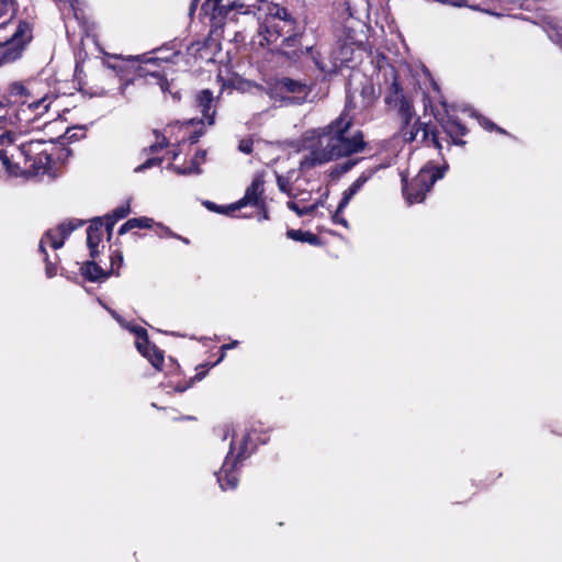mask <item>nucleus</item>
Masks as SVG:
<instances>
[{"label": "nucleus", "mask_w": 562, "mask_h": 562, "mask_svg": "<svg viewBox=\"0 0 562 562\" xmlns=\"http://www.w3.org/2000/svg\"><path fill=\"white\" fill-rule=\"evenodd\" d=\"M319 204H321L319 202H316V203L311 204V205L302 206V211L300 212V216L313 213L318 207Z\"/></svg>", "instance_id": "obj_33"}, {"label": "nucleus", "mask_w": 562, "mask_h": 562, "mask_svg": "<svg viewBox=\"0 0 562 562\" xmlns=\"http://www.w3.org/2000/svg\"><path fill=\"white\" fill-rule=\"evenodd\" d=\"M166 231H167V234H168L169 236H173V237H176V235H175L172 232H170L169 229H166ZM177 238L181 239V240H182V243H186V244H188V243H189V240H188L187 238H183V237H180V236H177Z\"/></svg>", "instance_id": "obj_44"}, {"label": "nucleus", "mask_w": 562, "mask_h": 562, "mask_svg": "<svg viewBox=\"0 0 562 562\" xmlns=\"http://www.w3.org/2000/svg\"><path fill=\"white\" fill-rule=\"evenodd\" d=\"M422 133V138L426 139L428 137V130L426 125L419 122V120H415L413 123L411 122L408 125L402 123V127L400 130V134L404 142H413L417 138L418 134Z\"/></svg>", "instance_id": "obj_14"}, {"label": "nucleus", "mask_w": 562, "mask_h": 562, "mask_svg": "<svg viewBox=\"0 0 562 562\" xmlns=\"http://www.w3.org/2000/svg\"><path fill=\"white\" fill-rule=\"evenodd\" d=\"M131 229H134L133 226H132V223H131V220H128L127 222H125L119 229V234L120 235H123L125 233H127L128 231Z\"/></svg>", "instance_id": "obj_37"}, {"label": "nucleus", "mask_w": 562, "mask_h": 562, "mask_svg": "<svg viewBox=\"0 0 562 562\" xmlns=\"http://www.w3.org/2000/svg\"><path fill=\"white\" fill-rule=\"evenodd\" d=\"M369 176L361 175L347 190L344 191L342 198L339 202V209L344 210L352 196L363 187V184L368 181Z\"/></svg>", "instance_id": "obj_16"}, {"label": "nucleus", "mask_w": 562, "mask_h": 562, "mask_svg": "<svg viewBox=\"0 0 562 562\" xmlns=\"http://www.w3.org/2000/svg\"><path fill=\"white\" fill-rule=\"evenodd\" d=\"M443 177V171L435 166L423 167L413 181L405 183L403 190L408 203L422 202L425 193L430 190L434 183Z\"/></svg>", "instance_id": "obj_4"}, {"label": "nucleus", "mask_w": 562, "mask_h": 562, "mask_svg": "<svg viewBox=\"0 0 562 562\" xmlns=\"http://www.w3.org/2000/svg\"><path fill=\"white\" fill-rule=\"evenodd\" d=\"M239 150L245 154H250L252 150V140L251 139H241L238 146Z\"/></svg>", "instance_id": "obj_32"}, {"label": "nucleus", "mask_w": 562, "mask_h": 562, "mask_svg": "<svg viewBox=\"0 0 562 562\" xmlns=\"http://www.w3.org/2000/svg\"><path fill=\"white\" fill-rule=\"evenodd\" d=\"M27 43L25 37H10L0 42V66L20 58Z\"/></svg>", "instance_id": "obj_8"}, {"label": "nucleus", "mask_w": 562, "mask_h": 562, "mask_svg": "<svg viewBox=\"0 0 562 562\" xmlns=\"http://www.w3.org/2000/svg\"><path fill=\"white\" fill-rule=\"evenodd\" d=\"M33 31L32 24L26 21H22L19 23L16 30L13 32L12 35H26L27 33H31Z\"/></svg>", "instance_id": "obj_26"}, {"label": "nucleus", "mask_w": 562, "mask_h": 562, "mask_svg": "<svg viewBox=\"0 0 562 562\" xmlns=\"http://www.w3.org/2000/svg\"><path fill=\"white\" fill-rule=\"evenodd\" d=\"M269 15L272 18H277L281 21H288L290 18V14L288 10L283 7L274 5L269 10Z\"/></svg>", "instance_id": "obj_23"}, {"label": "nucleus", "mask_w": 562, "mask_h": 562, "mask_svg": "<svg viewBox=\"0 0 562 562\" xmlns=\"http://www.w3.org/2000/svg\"><path fill=\"white\" fill-rule=\"evenodd\" d=\"M1 4L3 9L0 12V29L12 18L15 10L13 0H1Z\"/></svg>", "instance_id": "obj_22"}, {"label": "nucleus", "mask_w": 562, "mask_h": 562, "mask_svg": "<svg viewBox=\"0 0 562 562\" xmlns=\"http://www.w3.org/2000/svg\"><path fill=\"white\" fill-rule=\"evenodd\" d=\"M82 225V222L79 221H70L68 223H63L56 228L49 229L40 241V249L43 252H46L45 247L49 245L54 249H58L63 247L65 239L67 236Z\"/></svg>", "instance_id": "obj_7"}, {"label": "nucleus", "mask_w": 562, "mask_h": 562, "mask_svg": "<svg viewBox=\"0 0 562 562\" xmlns=\"http://www.w3.org/2000/svg\"><path fill=\"white\" fill-rule=\"evenodd\" d=\"M135 79L132 78L131 80H126L123 85H121L120 87V93L125 97L126 95V91H127V87L130 85V82H133Z\"/></svg>", "instance_id": "obj_39"}, {"label": "nucleus", "mask_w": 562, "mask_h": 562, "mask_svg": "<svg viewBox=\"0 0 562 562\" xmlns=\"http://www.w3.org/2000/svg\"><path fill=\"white\" fill-rule=\"evenodd\" d=\"M432 143L436 145V147L440 148V145H439L435 134H432Z\"/></svg>", "instance_id": "obj_49"}, {"label": "nucleus", "mask_w": 562, "mask_h": 562, "mask_svg": "<svg viewBox=\"0 0 562 562\" xmlns=\"http://www.w3.org/2000/svg\"><path fill=\"white\" fill-rule=\"evenodd\" d=\"M46 274L52 278L56 274V270L54 267H52L50 265H47L46 266Z\"/></svg>", "instance_id": "obj_42"}, {"label": "nucleus", "mask_w": 562, "mask_h": 562, "mask_svg": "<svg viewBox=\"0 0 562 562\" xmlns=\"http://www.w3.org/2000/svg\"><path fill=\"white\" fill-rule=\"evenodd\" d=\"M130 213V204H125V205H121L119 207H116L111 214H109L106 216V231L109 232V234L111 235L112 233V229L115 225V223L121 220V218H124L125 216H127Z\"/></svg>", "instance_id": "obj_19"}, {"label": "nucleus", "mask_w": 562, "mask_h": 562, "mask_svg": "<svg viewBox=\"0 0 562 562\" xmlns=\"http://www.w3.org/2000/svg\"><path fill=\"white\" fill-rule=\"evenodd\" d=\"M559 42L557 43L558 45H560V47H562V37H559Z\"/></svg>", "instance_id": "obj_51"}, {"label": "nucleus", "mask_w": 562, "mask_h": 562, "mask_svg": "<svg viewBox=\"0 0 562 562\" xmlns=\"http://www.w3.org/2000/svg\"><path fill=\"white\" fill-rule=\"evenodd\" d=\"M286 235L289 238H291L293 240L306 241L312 245L316 244L318 240L314 234L308 233V232L290 229V231H288Z\"/></svg>", "instance_id": "obj_21"}, {"label": "nucleus", "mask_w": 562, "mask_h": 562, "mask_svg": "<svg viewBox=\"0 0 562 562\" xmlns=\"http://www.w3.org/2000/svg\"><path fill=\"white\" fill-rule=\"evenodd\" d=\"M288 181L282 177H278V187L282 192H288Z\"/></svg>", "instance_id": "obj_38"}, {"label": "nucleus", "mask_w": 562, "mask_h": 562, "mask_svg": "<svg viewBox=\"0 0 562 562\" xmlns=\"http://www.w3.org/2000/svg\"><path fill=\"white\" fill-rule=\"evenodd\" d=\"M262 218H265V220H267V218H268V215H267V213H266V212H263V214H262Z\"/></svg>", "instance_id": "obj_52"}, {"label": "nucleus", "mask_w": 562, "mask_h": 562, "mask_svg": "<svg viewBox=\"0 0 562 562\" xmlns=\"http://www.w3.org/2000/svg\"><path fill=\"white\" fill-rule=\"evenodd\" d=\"M342 211L344 210H340L339 206L337 207L336 212L333 215V222L336 224H340L345 227H348V222L346 221V218L344 216H341Z\"/></svg>", "instance_id": "obj_31"}, {"label": "nucleus", "mask_w": 562, "mask_h": 562, "mask_svg": "<svg viewBox=\"0 0 562 562\" xmlns=\"http://www.w3.org/2000/svg\"><path fill=\"white\" fill-rule=\"evenodd\" d=\"M238 344H239V342H238L237 340H234V341H232L231 344L223 345V346L221 347V349H222V356H221V358H220V361L224 358V356H225V351H226V350L232 349V348H235L236 346H238Z\"/></svg>", "instance_id": "obj_35"}, {"label": "nucleus", "mask_w": 562, "mask_h": 562, "mask_svg": "<svg viewBox=\"0 0 562 562\" xmlns=\"http://www.w3.org/2000/svg\"><path fill=\"white\" fill-rule=\"evenodd\" d=\"M175 172L181 176L200 175L201 168L194 167L192 164L189 167L172 166Z\"/></svg>", "instance_id": "obj_24"}, {"label": "nucleus", "mask_w": 562, "mask_h": 562, "mask_svg": "<svg viewBox=\"0 0 562 562\" xmlns=\"http://www.w3.org/2000/svg\"><path fill=\"white\" fill-rule=\"evenodd\" d=\"M122 260H123V257H122V255H121V254H117V255H116V258H114V257L112 258V261H113V262H114V261H119V263H121V262H122Z\"/></svg>", "instance_id": "obj_45"}, {"label": "nucleus", "mask_w": 562, "mask_h": 562, "mask_svg": "<svg viewBox=\"0 0 562 562\" xmlns=\"http://www.w3.org/2000/svg\"><path fill=\"white\" fill-rule=\"evenodd\" d=\"M345 50H346V48L344 47V48H342V52H341V57H340V60H341L342 63H345V61H348V60H351V59H352V57H351V56L349 57V56H348V54H347V52H345Z\"/></svg>", "instance_id": "obj_43"}, {"label": "nucleus", "mask_w": 562, "mask_h": 562, "mask_svg": "<svg viewBox=\"0 0 562 562\" xmlns=\"http://www.w3.org/2000/svg\"><path fill=\"white\" fill-rule=\"evenodd\" d=\"M122 260H123V257H122V255H121V254H117V255H116V258H114V257L112 258V261H113V262H114V261H119V263H121V262H122Z\"/></svg>", "instance_id": "obj_46"}, {"label": "nucleus", "mask_w": 562, "mask_h": 562, "mask_svg": "<svg viewBox=\"0 0 562 562\" xmlns=\"http://www.w3.org/2000/svg\"><path fill=\"white\" fill-rule=\"evenodd\" d=\"M10 93L12 95H26L27 89L21 82H13L10 86Z\"/></svg>", "instance_id": "obj_27"}, {"label": "nucleus", "mask_w": 562, "mask_h": 562, "mask_svg": "<svg viewBox=\"0 0 562 562\" xmlns=\"http://www.w3.org/2000/svg\"><path fill=\"white\" fill-rule=\"evenodd\" d=\"M352 165H353V164H348V165L345 167V169H346V170L350 169V168L352 167Z\"/></svg>", "instance_id": "obj_50"}, {"label": "nucleus", "mask_w": 562, "mask_h": 562, "mask_svg": "<svg viewBox=\"0 0 562 562\" xmlns=\"http://www.w3.org/2000/svg\"><path fill=\"white\" fill-rule=\"evenodd\" d=\"M443 128L446 133L453 139V143L457 145L464 144L463 140L457 139L461 136H464L468 132L467 127L462 125L458 120L453 117H449L443 124Z\"/></svg>", "instance_id": "obj_15"}, {"label": "nucleus", "mask_w": 562, "mask_h": 562, "mask_svg": "<svg viewBox=\"0 0 562 562\" xmlns=\"http://www.w3.org/2000/svg\"><path fill=\"white\" fill-rule=\"evenodd\" d=\"M135 346L137 350L144 357H146L156 369H159L162 366L164 356L159 350L156 349L155 346H150L147 333L144 335V338L136 337Z\"/></svg>", "instance_id": "obj_12"}, {"label": "nucleus", "mask_w": 562, "mask_h": 562, "mask_svg": "<svg viewBox=\"0 0 562 562\" xmlns=\"http://www.w3.org/2000/svg\"><path fill=\"white\" fill-rule=\"evenodd\" d=\"M50 103L52 100L47 95L33 102H22L21 112L23 114V119L25 121H32L33 119L42 116L48 111Z\"/></svg>", "instance_id": "obj_11"}, {"label": "nucleus", "mask_w": 562, "mask_h": 562, "mask_svg": "<svg viewBox=\"0 0 562 562\" xmlns=\"http://www.w3.org/2000/svg\"><path fill=\"white\" fill-rule=\"evenodd\" d=\"M351 126V120L342 113L331 124L304 133L302 146L308 151L300 161L302 170L324 165L340 157L359 153L363 149L362 135L357 133L351 137L346 134Z\"/></svg>", "instance_id": "obj_2"}, {"label": "nucleus", "mask_w": 562, "mask_h": 562, "mask_svg": "<svg viewBox=\"0 0 562 562\" xmlns=\"http://www.w3.org/2000/svg\"><path fill=\"white\" fill-rule=\"evenodd\" d=\"M166 146L165 142H158L155 145L150 146L151 151H157Z\"/></svg>", "instance_id": "obj_41"}, {"label": "nucleus", "mask_w": 562, "mask_h": 562, "mask_svg": "<svg viewBox=\"0 0 562 562\" xmlns=\"http://www.w3.org/2000/svg\"><path fill=\"white\" fill-rule=\"evenodd\" d=\"M196 106L202 113L203 119L201 122H206L209 125L214 123L215 106L212 91L209 89L202 90L195 98Z\"/></svg>", "instance_id": "obj_10"}, {"label": "nucleus", "mask_w": 562, "mask_h": 562, "mask_svg": "<svg viewBox=\"0 0 562 562\" xmlns=\"http://www.w3.org/2000/svg\"><path fill=\"white\" fill-rule=\"evenodd\" d=\"M82 276L86 277L89 281L98 282L103 281L108 278V273L104 272L97 263L94 262H87L81 268Z\"/></svg>", "instance_id": "obj_18"}, {"label": "nucleus", "mask_w": 562, "mask_h": 562, "mask_svg": "<svg viewBox=\"0 0 562 562\" xmlns=\"http://www.w3.org/2000/svg\"><path fill=\"white\" fill-rule=\"evenodd\" d=\"M398 113L402 119V123L408 125L411 121H413V106L412 104L404 98H401L397 102Z\"/></svg>", "instance_id": "obj_20"}, {"label": "nucleus", "mask_w": 562, "mask_h": 562, "mask_svg": "<svg viewBox=\"0 0 562 562\" xmlns=\"http://www.w3.org/2000/svg\"><path fill=\"white\" fill-rule=\"evenodd\" d=\"M232 9V5L227 2L225 3L224 0H205V2L201 7V11H203L205 14L212 13L213 16L215 14H223L228 12Z\"/></svg>", "instance_id": "obj_17"}, {"label": "nucleus", "mask_w": 562, "mask_h": 562, "mask_svg": "<svg viewBox=\"0 0 562 562\" xmlns=\"http://www.w3.org/2000/svg\"><path fill=\"white\" fill-rule=\"evenodd\" d=\"M205 156H206V153L204 150H200L198 151L192 160H191V164L194 166V167H198L200 168V166L205 161Z\"/></svg>", "instance_id": "obj_30"}, {"label": "nucleus", "mask_w": 562, "mask_h": 562, "mask_svg": "<svg viewBox=\"0 0 562 562\" xmlns=\"http://www.w3.org/2000/svg\"><path fill=\"white\" fill-rule=\"evenodd\" d=\"M273 91L276 95H279L292 103L300 104L307 99L311 89L302 81L291 78H282L276 82Z\"/></svg>", "instance_id": "obj_5"}, {"label": "nucleus", "mask_w": 562, "mask_h": 562, "mask_svg": "<svg viewBox=\"0 0 562 562\" xmlns=\"http://www.w3.org/2000/svg\"><path fill=\"white\" fill-rule=\"evenodd\" d=\"M238 434L234 426H226L224 428L223 440L229 439V451L225 461L217 473V481L222 490L235 488L238 484V479L235 473L237 464L246 459V450L249 440L247 434H243L237 441Z\"/></svg>", "instance_id": "obj_3"}, {"label": "nucleus", "mask_w": 562, "mask_h": 562, "mask_svg": "<svg viewBox=\"0 0 562 562\" xmlns=\"http://www.w3.org/2000/svg\"><path fill=\"white\" fill-rule=\"evenodd\" d=\"M109 312L121 324V326L125 325V321L121 318V316L115 311L109 310Z\"/></svg>", "instance_id": "obj_40"}, {"label": "nucleus", "mask_w": 562, "mask_h": 562, "mask_svg": "<svg viewBox=\"0 0 562 562\" xmlns=\"http://www.w3.org/2000/svg\"><path fill=\"white\" fill-rule=\"evenodd\" d=\"M196 3H198V0H193L191 8H190V13H192L195 10Z\"/></svg>", "instance_id": "obj_48"}, {"label": "nucleus", "mask_w": 562, "mask_h": 562, "mask_svg": "<svg viewBox=\"0 0 562 562\" xmlns=\"http://www.w3.org/2000/svg\"><path fill=\"white\" fill-rule=\"evenodd\" d=\"M23 114L9 103L0 101V160L12 176H40L46 173L50 164L46 142H24L21 132L13 128Z\"/></svg>", "instance_id": "obj_1"}, {"label": "nucleus", "mask_w": 562, "mask_h": 562, "mask_svg": "<svg viewBox=\"0 0 562 562\" xmlns=\"http://www.w3.org/2000/svg\"><path fill=\"white\" fill-rule=\"evenodd\" d=\"M122 326L125 327L126 329H128L131 333H133L135 335V337L144 338V335L147 333L145 328L127 324L126 322H125V325H122Z\"/></svg>", "instance_id": "obj_28"}, {"label": "nucleus", "mask_w": 562, "mask_h": 562, "mask_svg": "<svg viewBox=\"0 0 562 562\" xmlns=\"http://www.w3.org/2000/svg\"><path fill=\"white\" fill-rule=\"evenodd\" d=\"M110 58H113L115 63L106 61L108 67L117 70V71H133L138 78L147 76L149 72L139 65L138 59L132 56L123 59L119 55H110Z\"/></svg>", "instance_id": "obj_9"}, {"label": "nucleus", "mask_w": 562, "mask_h": 562, "mask_svg": "<svg viewBox=\"0 0 562 562\" xmlns=\"http://www.w3.org/2000/svg\"><path fill=\"white\" fill-rule=\"evenodd\" d=\"M263 193V180L260 177H256L250 186L246 189L245 195L243 199L228 205L216 206L215 204L207 202L206 206L210 210L216 211L218 213H226L228 211H236L247 205H259L261 202V195Z\"/></svg>", "instance_id": "obj_6"}, {"label": "nucleus", "mask_w": 562, "mask_h": 562, "mask_svg": "<svg viewBox=\"0 0 562 562\" xmlns=\"http://www.w3.org/2000/svg\"><path fill=\"white\" fill-rule=\"evenodd\" d=\"M480 123H481V125H482L484 128H486V130H490V131H491V130H493V128H496L498 132L503 133V130H502V128L496 127L492 122H490V121H488V120H486V119H482V120L480 121Z\"/></svg>", "instance_id": "obj_34"}, {"label": "nucleus", "mask_w": 562, "mask_h": 562, "mask_svg": "<svg viewBox=\"0 0 562 562\" xmlns=\"http://www.w3.org/2000/svg\"><path fill=\"white\" fill-rule=\"evenodd\" d=\"M133 228H149L154 221L149 217L131 218Z\"/></svg>", "instance_id": "obj_25"}, {"label": "nucleus", "mask_w": 562, "mask_h": 562, "mask_svg": "<svg viewBox=\"0 0 562 562\" xmlns=\"http://www.w3.org/2000/svg\"><path fill=\"white\" fill-rule=\"evenodd\" d=\"M286 206L292 210L293 212H295L299 216H300V212L302 211V206L299 205V203L294 202V201H289L286 203Z\"/></svg>", "instance_id": "obj_36"}, {"label": "nucleus", "mask_w": 562, "mask_h": 562, "mask_svg": "<svg viewBox=\"0 0 562 562\" xmlns=\"http://www.w3.org/2000/svg\"><path fill=\"white\" fill-rule=\"evenodd\" d=\"M161 162V159L159 158H150V159H147L144 164L139 165L135 171H143L145 169H148L153 166H156V165H159Z\"/></svg>", "instance_id": "obj_29"}, {"label": "nucleus", "mask_w": 562, "mask_h": 562, "mask_svg": "<svg viewBox=\"0 0 562 562\" xmlns=\"http://www.w3.org/2000/svg\"><path fill=\"white\" fill-rule=\"evenodd\" d=\"M122 260H123V257H122V255H121V254H117V255H116V258H114V257L112 258V261H113V262H114V261H119V263H121V262H122Z\"/></svg>", "instance_id": "obj_47"}, {"label": "nucleus", "mask_w": 562, "mask_h": 562, "mask_svg": "<svg viewBox=\"0 0 562 562\" xmlns=\"http://www.w3.org/2000/svg\"><path fill=\"white\" fill-rule=\"evenodd\" d=\"M103 222L101 218H94L87 229V245L90 249V256L94 258L98 255V246L102 239Z\"/></svg>", "instance_id": "obj_13"}]
</instances>
